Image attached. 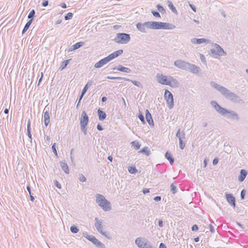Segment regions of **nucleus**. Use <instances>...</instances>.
Wrapping results in <instances>:
<instances>
[{"instance_id": "nucleus-1", "label": "nucleus", "mask_w": 248, "mask_h": 248, "mask_svg": "<svg viewBox=\"0 0 248 248\" xmlns=\"http://www.w3.org/2000/svg\"><path fill=\"white\" fill-rule=\"evenodd\" d=\"M210 85L212 87L219 91L227 99L234 103L239 104L244 103L243 100L241 99L239 96L231 92L226 88L217 84L214 81H211L210 82Z\"/></svg>"}, {"instance_id": "nucleus-2", "label": "nucleus", "mask_w": 248, "mask_h": 248, "mask_svg": "<svg viewBox=\"0 0 248 248\" xmlns=\"http://www.w3.org/2000/svg\"><path fill=\"white\" fill-rule=\"evenodd\" d=\"M96 202L101 207L104 211H108L111 209L110 202L105 197L100 194L96 195Z\"/></svg>"}, {"instance_id": "nucleus-3", "label": "nucleus", "mask_w": 248, "mask_h": 248, "mask_svg": "<svg viewBox=\"0 0 248 248\" xmlns=\"http://www.w3.org/2000/svg\"><path fill=\"white\" fill-rule=\"evenodd\" d=\"M114 40L118 44H127L130 41V36L129 34L125 33H118Z\"/></svg>"}, {"instance_id": "nucleus-4", "label": "nucleus", "mask_w": 248, "mask_h": 248, "mask_svg": "<svg viewBox=\"0 0 248 248\" xmlns=\"http://www.w3.org/2000/svg\"><path fill=\"white\" fill-rule=\"evenodd\" d=\"M82 235L89 241L92 242L96 247L100 248H105V245L96 239L94 236L89 235L87 232H83Z\"/></svg>"}, {"instance_id": "nucleus-5", "label": "nucleus", "mask_w": 248, "mask_h": 248, "mask_svg": "<svg viewBox=\"0 0 248 248\" xmlns=\"http://www.w3.org/2000/svg\"><path fill=\"white\" fill-rule=\"evenodd\" d=\"M175 26L169 23L155 21V30H173Z\"/></svg>"}, {"instance_id": "nucleus-6", "label": "nucleus", "mask_w": 248, "mask_h": 248, "mask_svg": "<svg viewBox=\"0 0 248 248\" xmlns=\"http://www.w3.org/2000/svg\"><path fill=\"white\" fill-rule=\"evenodd\" d=\"M164 98L166 101L168 108L170 109L172 108L174 106L173 96L172 93L168 90H165L164 93Z\"/></svg>"}, {"instance_id": "nucleus-7", "label": "nucleus", "mask_w": 248, "mask_h": 248, "mask_svg": "<svg viewBox=\"0 0 248 248\" xmlns=\"http://www.w3.org/2000/svg\"><path fill=\"white\" fill-rule=\"evenodd\" d=\"M210 104L218 114L223 116L226 115L227 109L221 107L216 101H211Z\"/></svg>"}, {"instance_id": "nucleus-8", "label": "nucleus", "mask_w": 248, "mask_h": 248, "mask_svg": "<svg viewBox=\"0 0 248 248\" xmlns=\"http://www.w3.org/2000/svg\"><path fill=\"white\" fill-rule=\"evenodd\" d=\"M135 243L139 248H156L153 247L151 243L147 240L142 241L140 237L136 239Z\"/></svg>"}, {"instance_id": "nucleus-9", "label": "nucleus", "mask_w": 248, "mask_h": 248, "mask_svg": "<svg viewBox=\"0 0 248 248\" xmlns=\"http://www.w3.org/2000/svg\"><path fill=\"white\" fill-rule=\"evenodd\" d=\"M93 80H90L88 81L87 83L84 87L83 89H82V90L81 91V94L79 96V99H78V103H77V105L76 106V108L77 109H78V108H79V106L80 105V101H81V99H82L83 96L84 95L85 93L87 92V91L88 89V88H89V87L93 85Z\"/></svg>"}, {"instance_id": "nucleus-10", "label": "nucleus", "mask_w": 248, "mask_h": 248, "mask_svg": "<svg viewBox=\"0 0 248 248\" xmlns=\"http://www.w3.org/2000/svg\"><path fill=\"white\" fill-rule=\"evenodd\" d=\"M189 63V62L181 60H177L174 62V65L176 67L185 70H187Z\"/></svg>"}, {"instance_id": "nucleus-11", "label": "nucleus", "mask_w": 248, "mask_h": 248, "mask_svg": "<svg viewBox=\"0 0 248 248\" xmlns=\"http://www.w3.org/2000/svg\"><path fill=\"white\" fill-rule=\"evenodd\" d=\"M215 48L211 49V52L213 54L218 55L220 56H225L227 53L218 44H215Z\"/></svg>"}, {"instance_id": "nucleus-12", "label": "nucleus", "mask_w": 248, "mask_h": 248, "mask_svg": "<svg viewBox=\"0 0 248 248\" xmlns=\"http://www.w3.org/2000/svg\"><path fill=\"white\" fill-rule=\"evenodd\" d=\"M224 117L227 119H231L236 121H238L239 120L238 114L235 111L232 110L227 109L226 115Z\"/></svg>"}, {"instance_id": "nucleus-13", "label": "nucleus", "mask_w": 248, "mask_h": 248, "mask_svg": "<svg viewBox=\"0 0 248 248\" xmlns=\"http://www.w3.org/2000/svg\"><path fill=\"white\" fill-rule=\"evenodd\" d=\"M136 28L141 32L146 33V29H148L147 21L144 23L139 22L137 23Z\"/></svg>"}, {"instance_id": "nucleus-14", "label": "nucleus", "mask_w": 248, "mask_h": 248, "mask_svg": "<svg viewBox=\"0 0 248 248\" xmlns=\"http://www.w3.org/2000/svg\"><path fill=\"white\" fill-rule=\"evenodd\" d=\"M225 197L228 203L233 208L235 207V198L232 194L226 193Z\"/></svg>"}, {"instance_id": "nucleus-15", "label": "nucleus", "mask_w": 248, "mask_h": 248, "mask_svg": "<svg viewBox=\"0 0 248 248\" xmlns=\"http://www.w3.org/2000/svg\"><path fill=\"white\" fill-rule=\"evenodd\" d=\"M89 122V117L85 111H83L80 118V124L87 125Z\"/></svg>"}, {"instance_id": "nucleus-16", "label": "nucleus", "mask_w": 248, "mask_h": 248, "mask_svg": "<svg viewBox=\"0 0 248 248\" xmlns=\"http://www.w3.org/2000/svg\"><path fill=\"white\" fill-rule=\"evenodd\" d=\"M110 61L108 58V57H106L101 60H100L99 62H96L94 64V67L96 68H99L102 67L103 66L109 62Z\"/></svg>"}, {"instance_id": "nucleus-17", "label": "nucleus", "mask_w": 248, "mask_h": 248, "mask_svg": "<svg viewBox=\"0 0 248 248\" xmlns=\"http://www.w3.org/2000/svg\"><path fill=\"white\" fill-rule=\"evenodd\" d=\"M145 118L147 123L151 126H154V122L153 120L152 115L149 112L148 109H146L145 111Z\"/></svg>"}, {"instance_id": "nucleus-18", "label": "nucleus", "mask_w": 248, "mask_h": 248, "mask_svg": "<svg viewBox=\"0 0 248 248\" xmlns=\"http://www.w3.org/2000/svg\"><path fill=\"white\" fill-rule=\"evenodd\" d=\"M158 81L159 83L163 85H168L170 84L169 78H168L167 76H164L163 75H161L159 77Z\"/></svg>"}, {"instance_id": "nucleus-19", "label": "nucleus", "mask_w": 248, "mask_h": 248, "mask_svg": "<svg viewBox=\"0 0 248 248\" xmlns=\"http://www.w3.org/2000/svg\"><path fill=\"white\" fill-rule=\"evenodd\" d=\"M188 67L187 70H189L191 72L194 74H197L201 70L199 67L190 63L188 64Z\"/></svg>"}, {"instance_id": "nucleus-20", "label": "nucleus", "mask_w": 248, "mask_h": 248, "mask_svg": "<svg viewBox=\"0 0 248 248\" xmlns=\"http://www.w3.org/2000/svg\"><path fill=\"white\" fill-rule=\"evenodd\" d=\"M123 49H119L118 50H117L111 54H110L108 56L109 61H111L112 60L116 58V57H118L119 56L121 55L123 53Z\"/></svg>"}, {"instance_id": "nucleus-21", "label": "nucleus", "mask_w": 248, "mask_h": 248, "mask_svg": "<svg viewBox=\"0 0 248 248\" xmlns=\"http://www.w3.org/2000/svg\"><path fill=\"white\" fill-rule=\"evenodd\" d=\"M248 175V171L245 169H241L240 171V174L238 177V181L242 182L244 181Z\"/></svg>"}, {"instance_id": "nucleus-22", "label": "nucleus", "mask_w": 248, "mask_h": 248, "mask_svg": "<svg viewBox=\"0 0 248 248\" xmlns=\"http://www.w3.org/2000/svg\"><path fill=\"white\" fill-rule=\"evenodd\" d=\"M111 69L114 70H117L118 71L127 73H129L131 71V69H129V68L124 67L122 65H119L117 67H114L113 68H112Z\"/></svg>"}, {"instance_id": "nucleus-23", "label": "nucleus", "mask_w": 248, "mask_h": 248, "mask_svg": "<svg viewBox=\"0 0 248 248\" xmlns=\"http://www.w3.org/2000/svg\"><path fill=\"white\" fill-rule=\"evenodd\" d=\"M46 108L44 110V124L46 127L50 122V115L48 110H46Z\"/></svg>"}, {"instance_id": "nucleus-24", "label": "nucleus", "mask_w": 248, "mask_h": 248, "mask_svg": "<svg viewBox=\"0 0 248 248\" xmlns=\"http://www.w3.org/2000/svg\"><path fill=\"white\" fill-rule=\"evenodd\" d=\"M94 220L95 221L94 226L96 228L97 231L99 232L100 231L103 230L102 221L99 220L97 217H95Z\"/></svg>"}, {"instance_id": "nucleus-25", "label": "nucleus", "mask_w": 248, "mask_h": 248, "mask_svg": "<svg viewBox=\"0 0 248 248\" xmlns=\"http://www.w3.org/2000/svg\"><path fill=\"white\" fill-rule=\"evenodd\" d=\"M208 41L204 38H194L191 39V42L194 44H201L203 43L208 42Z\"/></svg>"}, {"instance_id": "nucleus-26", "label": "nucleus", "mask_w": 248, "mask_h": 248, "mask_svg": "<svg viewBox=\"0 0 248 248\" xmlns=\"http://www.w3.org/2000/svg\"><path fill=\"white\" fill-rule=\"evenodd\" d=\"M169 81L170 83V85H168L169 86L172 87H178L179 86V83L177 80L174 78L172 77H169Z\"/></svg>"}, {"instance_id": "nucleus-27", "label": "nucleus", "mask_w": 248, "mask_h": 248, "mask_svg": "<svg viewBox=\"0 0 248 248\" xmlns=\"http://www.w3.org/2000/svg\"><path fill=\"white\" fill-rule=\"evenodd\" d=\"M97 115L98 116V119L100 121H104L107 117V114L106 113L102 110L100 108H99L97 110Z\"/></svg>"}, {"instance_id": "nucleus-28", "label": "nucleus", "mask_w": 248, "mask_h": 248, "mask_svg": "<svg viewBox=\"0 0 248 248\" xmlns=\"http://www.w3.org/2000/svg\"><path fill=\"white\" fill-rule=\"evenodd\" d=\"M27 135L29 137L31 143L32 142V138L31 134V120L30 119H28L27 123Z\"/></svg>"}, {"instance_id": "nucleus-29", "label": "nucleus", "mask_w": 248, "mask_h": 248, "mask_svg": "<svg viewBox=\"0 0 248 248\" xmlns=\"http://www.w3.org/2000/svg\"><path fill=\"white\" fill-rule=\"evenodd\" d=\"M165 158L169 161L170 163L172 165L174 162V159L172 157L171 154L169 152L167 151L165 155Z\"/></svg>"}, {"instance_id": "nucleus-30", "label": "nucleus", "mask_w": 248, "mask_h": 248, "mask_svg": "<svg viewBox=\"0 0 248 248\" xmlns=\"http://www.w3.org/2000/svg\"><path fill=\"white\" fill-rule=\"evenodd\" d=\"M60 165L62 170L64 171L66 174L69 173V168L67 164L65 162H61Z\"/></svg>"}, {"instance_id": "nucleus-31", "label": "nucleus", "mask_w": 248, "mask_h": 248, "mask_svg": "<svg viewBox=\"0 0 248 248\" xmlns=\"http://www.w3.org/2000/svg\"><path fill=\"white\" fill-rule=\"evenodd\" d=\"M139 153L144 154L147 156H149L151 154V152L147 147H144L139 151Z\"/></svg>"}, {"instance_id": "nucleus-32", "label": "nucleus", "mask_w": 248, "mask_h": 248, "mask_svg": "<svg viewBox=\"0 0 248 248\" xmlns=\"http://www.w3.org/2000/svg\"><path fill=\"white\" fill-rule=\"evenodd\" d=\"M168 7H169V8L171 10V11L174 13V14H177V11L175 8V7L174 6L172 2L170 1H168Z\"/></svg>"}, {"instance_id": "nucleus-33", "label": "nucleus", "mask_w": 248, "mask_h": 248, "mask_svg": "<svg viewBox=\"0 0 248 248\" xmlns=\"http://www.w3.org/2000/svg\"><path fill=\"white\" fill-rule=\"evenodd\" d=\"M32 22V21H31V19H29V20L26 23V24H25V25L23 28V30H22V34L25 33L27 31V30L29 29L30 25H31Z\"/></svg>"}, {"instance_id": "nucleus-34", "label": "nucleus", "mask_w": 248, "mask_h": 248, "mask_svg": "<svg viewBox=\"0 0 248 248\" xmlns=\"http://www.w3.org/2000/svg\"><path fill=\"white\" fill-rule=\"evenodd\" d=\"M71 60V59H70L66 60L63 61L62 62V64L60 67V69H61V70H62L63 69H64L67 66V65L69 63L70 61Z\"/></svg>"}, {"instance_id": "nucleus-35", "label": "nucleus", "mask_w": 248, "mask_h": 248, "mask_svg": "<svg viewBox=\"0 0 248 248\" xmlns=\"http://www.w3.org/2000/svg\"><path fill=\"white\" fill-rule=\"evenodd\" d=\"M131 144L132 145V146H133L134 149L136 150H139L141 146L139 142L137 140H135L131 142Z\"/></svg>"}, {"instance_id": "nucleus-36", "label": "nucleus", "mask_w": 248, "mask_h": 248, "mask_svg": "<svg viewBox=\"0 0 248 248\" xmlns=\"http://www.w3.org/2000/svg\"><path fill=\"white\" fill-rule=\"evenodd\" d=\"M176 136L179 139V138L181 139V140H183L184 139H185V134L184 132H180V129H179L176 134Z\"/></svg>"}, {"instance_id": "nucleus-37", "label": "nucleus", "mask_w": 248, "mask_h": 248, "mask_svg": "<svg viewBox=\"0 0 248 248\" xmlns=\"http://www.w3.org/2000/svg\"><path fill=\"white\" fill-rule=\"evenodd\" d=\"M35 11L34 9H32L29 13V14L28 16V18L30 19H31V21H32L33 18L35 16Z\"/></svg>"}, {"instance_id": "nucleus-38", "label": "nucleus", "mask_w": 248, "mask_h": 248, "mask_svg": "<svg viewBox=\"0 0 248 248\" xmlns=\"http://www.w3.org/2000/svg\"><path fill=\"white\" fill-rule=\"evenodd\" d=\"M148 29L155 30V21H147Z\"/></svg>"}, {"instance_id": "nucleus-39", "label": "nucleus", "mask_w": 248, "mask_h": 248, "mask_svg": "<svg viewBox=\"0 0 248 248\" xmlns=\"http://www.w3.org/2000/svg\"><path fill=\"white\" fill-rule=\"evenodd\" d=\"M156 8H157V10H158V11L159 12H160L162 14H164L166 13L165 9H164L163 6H162L160 4H157L156 6Z\"/></svg>"}, {"instance_id": "nucleus-40", "label": "nucleus", "mask_w": 248, "mask_h": 248, "mask_svg": "<svg viewBox=\"0 0 248 248\" xmlns=\"http://www.w3.org/2000/svg\"><path fill=\"white\" fill-rule=\"evenodd\" d=\"M128 170V171L131 174H135L138 171L136 168L135 166L129 167Z\"/></svg>"}, {"instance_id": "nucleus-41", "label": "nucleus", "mask_w": 248, "mask_h": 248, "mask_svg": "<svg viewBox=\"0 0 248 248\" xmlns=\"http://www.w3.org/2000/svg\"><path fill=\"white\" fill-rule=\"evenodd\" d=\"M170 191L173 194H175L177 192L176 186L174 183L171 184L170 185Z\"/></svg>"}, {"instance_id": "nucleus-42", "label": "nucleus", "mask_w": 248, "mask_h": 248, "mask_svg": "<svg viewBox=\"0 0 248 248\" xmlns=\"http://www.w3.org/2000/svg\"><path fill=\"white\" fill-rule=\"evenodd\" d=\"M70 231L73 233H76L78 232L79 229L76 226L73 225L70 227Z\"/></svg>"}, {"instance_id": "nucleus-43", "label": "nucleus", "mask_w": 248, "mask_h": 248, "mask_svg": "<svg viewBox=\"0 0 248 248\" xmlns=\"http://www.w3.org/2000/svg\"><path fill=\"white\" fill-rule=\"evenodd\" d=\"M84 43L83 42H79L73 45L74 48H75L76 49L80 48V47L84 45Z\"/></svg>"}, {"instance_id": "nucleus-44", "label": "nucleus", "mask_w": 248, "mask_h": 248, "mask_svg": "<svg viewBox=\"0 0 248 248\" xmlns=\"http://www.w3.org/2000/svg\"><path fill=\"white\" fill-rule=\"evenodd\" d=\"M139 119L140 120V121L142 122V123L143 124H145V120H144V116L142 115V114L141 113V112L140 111V112L138 114V116Z\"/></svg>"}, {"instance_id": "nucleus-45", "label": "nucleus", "mask_w": 248, "mask_h": 248, "mask_svg": "<svg viewBox=\"0 0 248 248\" xmlns=\"http://www.w3.org/2000/svg\"><path fill=\"white\" fill-rule=\"evenodd\" d=\"M73 14L71 12L68 13L64 16V19L66 20H70L73 17Z\"/></svg>"}, {"instance_id": "nucleus-46", "label": "nucleus", "mask_w": 248, "mask_h": 248, "mask_svg": "<svg viewBox=\"0 0 248 248\" xmlns=\"http://www.w3.org/2000/svg\"><path fill=\"white\" fill-rule=\"evenodd\" d=\"M179 147L181 149L183 150L185 148L186 144L183 141V140H181L180 138H179Z\"/></svg>"}, {"instance_id": "nucleus-47", "label": "nucleus", "mask_w": 248, "mask_h": 248, "mask_svg": "<svg viewBox=\"0 0 248 248\" xmlns=\"http://www.w3.org/2000/svg\"><path fill=\"white\" fill-rule=\"evenodd\" d=\"M151 13L155 17H161L160 14L158 12H157L156 11L152 10L151 11Z\"/></svg>"}, {"instance_id": "nucleus-48", "label": "nucleus", "mask_w": 248, "mask_h": 248, "mask_svg": "<svg viewBox=\"0 0 248 248\" xmlns=\"http://www.w3.org/2000/svg\"><path fill=\"white\" fill-rule=\"evenodd\" d=\"M81 130L84 133V135L87 134V125H80Z\"/></svg>"}, {"instance_id": "nucleus-49", "label": "nucleus", "mask_w": 248, "mask_h": 248, "mask_svg": "<svg viewBox=\"0 0 248 248\" xmlns=\"http://www.w3.org/2000/svg\"><path fill=\"white\" fill-rule=\"evenodd\" d=\"M129 81L131 82L134 85H135L138 87H140L141 86V83L139 81H137L136 80H131V79H130Z\"/></svg>"}, {"instance_id": "nucleus-50", "label": "nucleus", "mask_w": 248, "mask_h": 248, "mask_svg": "<svg viewBox=\"0 0 248 248\" xmlns=\"http://www.w3.org/2000/svg\"><path fill=\"white\" fill-rule=\"evenodd\" d=\"M246 190L243 189L241 190L240 193V197L241 200H244L245 199V195H246Z\"/></svg>"}, {"instance_id": "nucleus-51", "label": "nucleus", "mask_w": 248, "mask_h": 248, "mask_svg": "<svg viewBox=\"0 0 248 248\" xmlns=\"http://www.w3.org/2000/svg\"><path fill=\"white\" fill-rule=\"evenodd\" d=\"M52 151H53L54 155L56 156H58V154H57V152L56 148V143H54L52 145Z\"/></svg>"}, {"instance_id": "nucleus-52", "label": "nucleus", "mask_w": 248, "mask_h": 248, "mask_svg": "<svg viewBox=\"0 0 248 248\" xmlns=\"http://www.w3.org/2000/svg\"><path fill=\"white\" fill-rule=\"evenodd\" d=\"M79 180L81 182H84L86 181V177L83 174H80L79 177Z\"/></svg>"}, {"instance_id": "nucleus-53", "label": "nucleus", "mask_w": 248, "mask_h": 248, "mask_svg": "<svg viewBox=\"0 0 248 248\" xmlns=\"http://www.w3.org/2000/svg\"><path fill=\"white\" fill-rule=\"evenodd\" d=\"M54 183L55 184V186L59 189H61L62 188L61 185L59 183V182L57 180H54Z\"/></svg>"}, {"instance_id": "nucleus-54", "label": "nucleus", "mask_w": 248, "mask_h": 248, "mask_svg": "<svg viewBox=\"0 0 248 248\" xmlns=\"http://www.w3.org/2000/svg\"><path fill=\"white\" fill-rule=\"evenodd\" d=\"M116 79L123 80L124 81H130V79H129V78H126L120 77H116Z\"/></svg>"}, {"instance_id": "nucleus-55", "label": "nucleus", "mask_w": 248, "mask_h": 248, "mask_svg": "<svg viewBox=\"0 0 248 248\" xmlns=\"http://www.w3.org/2000/svg\"><path fill=\"white\" fill-rule=\"evenodd\" d=\"M198 229H199V227H198V225L196 224H194L191 227V230L192 231H197V230H198Z\"/></svg>"}, {"instance_id": "nucleus-56", "label": "nucleus", "mask_w": 248, "mask_h": 248, "mask_svg": "<svg viewBox=\"0 0 248 248\" xmlns=\"http://www.w3.org/2000/svg\"><path fill=\"white\" fill-rule=\"evenodd\" d=\"M218 162V158L217 157L215 158L213 160V165H216Z\"/></svg>"}, {"instance_id": "nucleus-57", "label": "nucleus", "mask_w": 248, "mask_h": 248, "mask_svg": "<svg viewBox=\"0 0 248 248\" xmlns=\"http://www.w3.org/2000/svg\"><path fill=\"white\" fill-rule=\"evenodd\" d=\"M200 58L202 62H203V63H206V61L204 56L203 55H201Z\"/></svg>"}, {"instance_id": "nucleus-58", "label": "nucleus", "mask_w": 248, "mask_h": 248, "mask_svg": "<svg viewBox=\"0 0 248 248\" xmlns=\"http://www.w3.org/2000/svg\"><path fill=\"white\" fill-rule=\"evenodd\" d=\"M102 235L105 236L106 237L110 239V237H108V235L107 234V232H103V231H100L99 232Z\"/></svg>"}, {"instance_id": "nucleus-59", "label": "nucleus", "mask_w": 248, "mask_h": 248, "mask_svg": "<svg viewBox=\"0 0 248 248\" xmlns=\"http://www.w3.org/2000/svg\"><path fill=\"white\" fill-rule=\"evenodd\" d=\"M209 229H210V232H211L213 233V232H215L214 227V226L211 224H209Z\"/></svg>"}, {"instance_id": "nucleus-60", "label": "nucleus", "mask_w": 248, "mask_h": 248, "mask_svg": "<svg viewBox=\"0 0 248 248\" xmlns=\"http://www.w3.org/2000/svg\"><path fill=\"white\" fill-rule=\"evenodd\" d=\"M97 130L98 131H102L103 130V128L102 127V125L100 124H98L96 127Z\"/></svg>"}, {"instance_id": "nucleus-61", "label": "nucleus", "mask_w": 248, "mask_h": 248, "mask_svg": "<svg viewBox=\"0 0 248 248\" xmlns=\"http://www.w3.org/2000/svg\"><path fill=\"white\" fill-rule=\"evenodd\" d=\"M161 197L159 196H155L154 198V200L155 201V202H159L161 200Z\"/></svg>"}, {"instance_id": "nucleus-62", "label": "nucleus", "mask_w": 248, "mask_h": 248, "mask_svg": "<svg viewBox=\"0 0 248 248\" xmlns=\"http://www.w3.org/2000/svg\"><path fill=\"white\" fill-rule=\"evenodd\" d=\"M48 5V0H44L43 1L42 3V5L43 7H46Z\"/></svg>"}, {"instance_id": "nucleus-63", "label": "nucleus", "mask_w": 248, "mask_h": 248, "mask_svg": "<svg viewBox=\"0 0 248 248\" xmlns=\"http://www.w3.org/2000/svg\"><path fill=\"white\" fill-rule=\"evenodd\" d=\"M143 193L146 194L150 192V189L149 188H144L142 190Z\"/></svg>"}, {"instance_id": "nucleus-64", "label": "nucleus", "mask_w": 248, "mask_h": 248, "mask_svg": "<svg viewBox=\"0 0 248 248\" xmlns=\"http://www.w3.org/2000/svg\"><path fill=\"white\" fill-rule=\"evenodd\" d=\"M159 248H167V247L163 243H161L159 245Z\"/></svg>"}]
</instances>
